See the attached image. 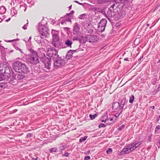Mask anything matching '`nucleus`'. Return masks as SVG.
I'll list each match as a JSON object with an SVG mask.
<instances>
[{
	"mask_svg": "<svg viewBox=\"0 0 160 160\" xmlns=\"http://www.w3.org/2000/svg\"><path fill=\"white\" fill-rule=\"evenodd\" d=\"M12 66L14 71L18 72L27 74L29 72L28 68L26 64L19 61L14 62Z\"/></svg>",
	"mask_w": 160,
	"mask_h": 160,
	"instance_id": "obj_1",
	"label": "nucleus"
},
{
	"mask_svg": "<svg viewBox=\"0 0 160 160\" xmlns=\"http://www.w3.org/2000/svg\"><path fill=\"white\" fill-rule=\"evenodd\" d=\"M142 142V141H137L136 142L129 144L124 147L121 150L120 153L121 154L129 153L138 148Z\"/></svg>",
	"mask_w": 160,
	"mask_h": 160,
	"instance_id": "obj_2",
	"label": "nucleus"
},
{
	"mask_svg": "<svg viewBox=\"0 0 160 160\" xmlns=\"http://www.w3.org/2000/svg\"><path fill=\"white\" fill-rule=\"evenodd\" d=\"M142 142V141H137L136 142L129 144L124 147L121 150L120 153L121 154L129 153L138 148Z\"/></svg>",
	"mask_w": 160,
	"mask_h": 160,
	"instance_id": "obj_3",
	"label": "nucleus"
},
{
	"mask_svg": "<svg viewBox=\"0 0 160 160\" xmlns=\"http://www.w3.org/2000/svg\"><path fill=\"white\" fill-rule=\"evenodd\" d=\"M29 51L31 52V56L27 59V62L30 66L35 65L39 63L38 53L31 49H29Z\"/></svg>",
	"mask_w": 160,
	"mask_h": 160,
	"instance_id": "obj_4",
	"label": "nucleus"
},
{
	"mask_svg": "<svg viewBox=\"0 0 160 160\" xmlns=\"http://www.w3.org/2000/svg\"><path fill=\"white\" fill-rule=\"evenodd\" d=\"M125 99H122L120 102H116L113 103L112 109L114 110H118V116H119L122 113V109L125 104Z\"/></svg>",
	"mask_w": 160,
	"mask_h": 160,
	"instance_id": "obj_5",
	"label": "nucleus"
},
{
	"mask_svg": "<svg viewBox=\"0 0 160 160\" xmlns=\"http://www.w3.org/2000/svg\"><path fill=\"white\" fill-rule=\"evenodd\" d=\"M47 50V55L49 57L50 59H52L53 60L58 57L59 55L58 54V51L53 47L51 46L48 47Z\"/></svg>",
	"mask_w": 160,
	"mask_h": 160,
	"instance_id": "obj_6",
	"label": "nucleus"
},
{
	"mask_svg": "<svg viewBox=\"0 0 160 160\" xmlns=\"http://www.w3.org/2000/svg\"><path fill=\"white\" fill-rule=\"evenodd\" d=\"M38 31L40 34L46 38L49 33V30L47 27L39 23Z\"/></svg>",
	"mask_w": 160,
	"mask_h": 160,
	"instance_id": "obj_7",
	"label": "nucleus"
},
{
	"mask_svg": "<svg viewBox=\"0 0 160 160\" xmlns=\"http://www.w3.org/2000/svg\"><path fill=\"white\" fill-rule=\"evenodd\" d=\"M54 61L53 65L55 67L60 68L64 65L65 63L64 60L62 59L61 58L58 56V58L53 59Z\"/></svg>",
	"mask_w": 160,
	"mask_h": 160,
	"instance_id": "obj_8",
	"label": "nucleus"
},
{
	"mask_svg": "<svg viewBox=\"0 0 160 160\" xmlns=\"http://www.w3.org/2000/svg\"><path fill=\"white\" fill-rule=\"evenodd\" d=\"M107 23V21L105 19H102L100 21L98 27V29L99 31L102 32L104 31Z\"/></svg>",
	"mask_w": 160,
	"mask_h": 160,
	"instance_id": "obj_9",
	"label": "nucleus"
},
{
	"mask_svg": "<svg viewBox=\"0 0 160 160\" xmlns=\"http://www.w3.org/2000/svg\"><path fill=\"white\" fill-rule=\"evenodd\" d=\"M99 39L97 36L92 35H88L87 36V41L89 42H95Z\"/></svg>",
	"mask_w": 160,
	"mask_h": 160,
	"instance_id": "obj_10",
	"label": "nucleus"
},
{
	"mask_svg": "<svg viewBox=\"0 0 160 160\" xmlns=\"http://www.w3.org/2000/svg\"><path fill=\"white\" fill-rule=\"evenodd\" d=\"M43 62L44 64V68L47 70H49L51 68V59L50 58L45 57Z\"/></svg>",
	"mask_w": 160,
	"mask_h": 160,
	"instance_id": "obj_11",
	"label": "nucleus"
},
{
	"mask_svg": "<svg viewBox=\"0 0 160 160\" xmlns=\"http://www.w3.org/2000/svg\"><path fill=\"white\" fill-rule=\"evenodd\" d=\"M80 28L78 23L77 22L75 23L73 27V35H78L79 33Z\"/></svg>",
	"mask_w": 160,
	"mask_h": 160,
	"instance_id": "obj_12",
	"label": "nucleus"
},
{
	"mask_svg": "<svg viewBox=\"0 0 160 160\" xmlns=\"http://www.w3.org/2000/svg\"><path fill=\"white\" fill-rule=\"evenodd\" d=\"M126 14V12L123 10H122L117 13L115 14V17L118 19H121L124 17Z\"/></svg>",
	"mask_w": 160,
	"mask_h": 160,
	"instance_id": "obj_13",
	"label": "nucleus"
},
{
	"mask_svg": "<svg viewBox=\"0 0 160 160\" xmlns=\"http://www.w3.org/2000/svg\"><path fill=\"white\" fill-rule=\"evenodd\" d=\"M115 13L113 10H112L111 9H109L107 12V14L105 15L106 17L109 20H110V18H111L113 17H115Z\"/></svg>",
	"mask_w": 160,
	"mask_h": 160,
	"instance_id": "obj_14",
	"label": "nucleus"
},
{
	"mask_svg": "<svg viewBox=\"0 0 160 160\" xmlns=\"http://www.w3.org/2000/svg\"><path fill=\"white\" fill-rule=\"evenodd\" d=\"M51 33L52 36L53 40H57L59 39L58 32L57 31L52 30Z\"/></svg>",
	"mask_w": 160,
	"mask_h": 160,
	"instance_id": "obj_15",
	"label": "nucleus"
},
{
	"mask_svg": "<svg viewBox=\"0 0 160 160\" xmlns=\"http://www.w3.org/2000/svg\"><path fill=\"white\" fill-rule=\"evenodd\" d=\"M76 52V50H69L67 53L66 56V58L68 59H69L72 57V55Z\"/></svg>",
	"mask_w": 160,
	"mask_h": 160,
	"instance_id": "obj_16",
	"label": "nucleus"
},
{
	"mask_svg": "<svg viewBox=\"0 0 160 160\" xmlns=\"http://www.w3.org/2000/svg\"><path fill=\"white\" fill-rule=\"evenodd\" d=\"M52 44V46L57 48H59L61 46V43L59 40V39L57 40H53Z\"/></svg>",
	"mask_w": 160,
	"mask_h": 160,
	"instance_id": "obj_17",
	"label": "nucleus"
},
{
	"mask_svg": "<svg viewBox=\"0 0 160 160\" xmlns=\"http://www.w3.org/2000/svg\"><path fill=\"white\" fill-rule=\"evenodd\" d=\"M72 44V41L69 39H67L65 40L64 41V44L67 47L71 48Z\"/></svg>",
	"mask_w": 160,
	"mask_h": 160,
	"instance_id": "obj_18",
	"label": "nucleus"
},
{
	"mask_svg": "<svg viewBox=\"0 0 160 160\" xmlns=\"http://www.w3.org/2000/svg\"><path fill=\"white\" fill-rule=\"evenodd\" d=\"M44 38V37L41 35L40 37L37 36L35 37V40L38 43H40L42 42L41 39L43 38Z\"/></svg>",
	"mask_w": 160,
	"mask_h": 160,
	"instance_id": "obj_19",
	"label": "nucleus"
},
{
	"mask_svg": "<svg viewBox=\"0 0 160 160\" xmlns=\"http://www.w3.org/2000/svg\"><path fill=\"white\" fill-rule=\"evenodd\" d=\"M6 11V8L3 6H1L0 8V13L1 14H4Z\"/></svg>",
	"mask_w": 160,
	"mask_h": 160,
	"instance_id": "obj_20",
	"label": "nucleus"
},
{
	"mask_svg": "<svg viewBox=\"0 0 160 160\" xmlns=\"http://www.w3.org/2000/svg\"><path fill=\"white\" fill-rule=\"evenodd\" d=\"M17 12L15 8H12L11 9V15L12 16H14L15 15L17 14Z\"/></svg>",
	"mask_w": 160,
	"mask_h": 160,
	"instance_id": "obj_21",
	"label": "nucleus"
},
{
	"mask_svg": "<svg viewBox=\"0 0 160 160\" xmlns=\"http://www.w3.org/2000/svg\"><path fill=\"white\" fill-rule=\"evenodd\" d=\"M86 41H87V36L86 38L81 37L79 42L80 43H84Z\"/></svg>",
	"mask_w": 160,
	"mask_h": 160,
	"instance_id": "obj_22",
	"label": "nucleus"
},
{
	"mask_svg": "<svg viewBox=\"0 0 160 160\" xmlns=\"http://www.w3.org/2000/svg\"><path fill=\"white\" fill-rule=\"evenodd\" d=\"M75 36H73L72 38L73 41H79L81 37H80V35L79 34L78 35H75Z\"/></svg>",
	"mask_w": 160,
	"mask_h": 160,
	"instance_id": "obj_23",
	"label": "nucleus"
},
{
	"mask_svg": "<svg viewBox=\"0 0 160 160\" xmlns=\"http://www.w3.org/2000/svg\"><path fill=\"white\" fill-rule=\"evenodd\" d=\"M7 67H4L3 64H0V71H2L3 70L4 71V72H6V69H7Z\"/></svg>",
	"mask_w": 160,
	"mask_h": 160,
	"instance_id": "obj_24",
	"label": "nucleus"
},
{
	"mask_svg": "<svg viewBox=\"0 0 160 160\" xmlns=\"http://www.w3.org/2000/svg\"><path fill=\"white\" fill-rule=\"evenodd\" d=\"M6 49H7V48L5 49L3 46L0 45V51L2 54H4L5 53Z\"/></svg>",
	"mask_w": 160,
	"mask_h": 160,
	"instance_id": "obj_25",
	"label": "nucleus"
},
{
	"mask_svg": "<svg viewBox=\"0 0 160 160\" xmlns=\"http://www.w3.org/2000/svg\"><path fill=\"white\" fill-rule=\"evenodd\" d=\"M38 50H39V51L40 52V53H41V54H42V56H45V51L44 49L43 48H38Z\"/></svg>",
	"mask_w": 160,
	"mask_h": 160,
	"instance_id": "obj_26",
	"label": "nucleus"
},
{
	"mask_svg": "<svg viewBox=\"0 0 160 160\" xmlns=\"http://www.w3.org/2000/svg\"><path fill=\"white\" fill-rule=\"evenodd\" d=\"M134 99V95L133 94H132L129 100V102L130 103H132L133 102Z\"/></svg>",
	"mask_w": 160,
	"mask_h": 160,
	"instance_id": "obj_27",
	"label": "nucleus"
},
{
	"mask_svg": "<svg viewBox=\"0 0 160 160\" xmlns=\"http://www.w3.org/2000/svg\"><path fill=\"white\" fill-rule=\"evenodd\" d=\"M50 152L51 153H52L53 152H58V150L57 148H52L50 149Z\"/></svg>",
	"mask_w": 160,
	"mask_h": 160,
	"instance_id": "obj_28",
	"label": "nucleus"
},
{
	"mask_svg": "<svg viewBox=\"0 0 160 160\" xmlns=\"http://www.w3.org/2000/svg\"><path fill=\"white\" fill-rule=\"evenodd\" d=\"M86 16V14L85 13L79 15L78 18L80 19H83Z\"/></svg>",
	"mask_w": 160,
	"mask_h": 160,
	"instance_id": "obj_29",
	"label": "nucleus"
},
{
	"mask_svg": "<svg viewBox=\"0 0 160 160\" xmlns=\"http://www.w3.org/2000/svg\"><path fill=\"white\" fill-rule=\"evenodd\" d=\"M97 114H95L93 115L90 114L89 117L91 120L94 119L97 116Z\"/></svg>",
	"mask_w": 160,
	"mask_h": 160,
	"instance_id": "obj_30",
	"label": "nucleus"
},
{
	"mask_svg": "<svg viewBox=\"0 0 160 160\" xmlns=\"http://www.w3.org/2000/svg\"><path fill=\"white\" fill-rule=\"evenodd\" d=\"M87 137L86 136L82 137L79 139V142H82L85 140L87 139Z\"/></svg>",
	"mask_w": 160,
	"mask_h": 160,
	"instance_id": "obj_31",
	"label": "nucleus"
},
{
	"mask_svg": "<svg viewBox=\"0 0 160 160\" xmlns=\"http://www.w3.org/2000/svg\"><path fill=\"white\" fill-rule=\"evenodd\" d=\"M24 77V75L22 74H18L17 76V78L18 80H21Z\"/></svg>",
	"mask_w": 160,
	"mask_h": 160,
	"instance_id": "obj_32",
	"label": "nucleus"
},
{
	"mask_svg": "<svg viewBox=\"0 0 160 160\" xmlns=\"http://www.w3.org/2000/svg\"><path fill=\"white\" fill-rule=\"evenodd\" d=\"M66 148V146L65 145L61 146L58 147V149L62 151L64 150Z\"/></svg>",
	"mask_w": 160,
	"mask_h": 160,
	"instance_id": "obj_33",
	"label": "nucleus"
},
{
	"mask_svg": "<svg viewBox=\"0 0 160 160\" xmlns=\"http://www.w3.org/2000/svg\"><path fill=\"white\" fill-rule=\"evenodd\" d=\"M13 3L15 4L16 3V4L20 3L21 2L22 0H12Z\"/></svg>",
	"mask_w": 160,
	"mask_h": 160,
	"instance_id": "obj_34",
	"label": "nucleus"
},
{
	"mask_svg": "<svg viewBox=\"0 0 160 160\" xmlns=\"http://www.w3.org/2000/svg\"><path fill=\"white\" fill-rule=\"evenodd\" d=\"M102 122H104L105 123L108 124H111L112 122H109V119H106L105 120H102Z\"/></svg>",
	"mask_w": 160,
	"mask_h": 160,
	"instance_id": "obj_35",
	"label": "nucleus"
},
{
	"mask_svg": "<svg viewBox=\"0 0 160 160\" xmlns=\"http://www.w3.org/2000/svg\"><path fill=\"white\" fill-rule=\"evenodd\" d=\"M5 87V85L3 83H0V92H1L3 88Z\"/></svg>",
	"mask_w": 160,
	"mask_h": 160,
	"instance_id": "obj_36",
	"label": "nucleus"
},
{
	"mask_svg": "<svg viewBox=\"0 0 160 160\" xmlns=\"http://www.w3.org/2000/svg\"><path fill=\"white\" fill-rule=\"evenodd\" d=\"M24 8L25 9L24 10V11H25L26 10V5L25 4H23L22 5H20V8Z\"/></svg>",
	"mask_w": 160,
	"mask_h": 160,
	"instance_id": "obj_37",
	"label": "nucleus"
},
{
	"mask_svg": "<svg viewBox=\"0 0 160 160\" xmlns=\"http://www.w3.org/2000/svg\"><path fill=\"white\" fill-rule=\"evenodd\" d=\"M27 23L26 24H25L22 27V28L24 30H26L27 29V27L28 26V20H27Z\"/></svg>",
	"mask_w": 160,
	"mask_h": 160,
	"instance_id": "obj_38",
	"label": "nucleus"
},
{
	"mask_svg": "<svg viewBox=\"0 0 160 160\" xmlns=\"http://www.w3.org/2000/svg\"><path fill=\"white\" fill-rule=\"evenodd\" d=\"M117 3H116V4H112L111 6L109 8V9H111L112 10H114V7L115 6H116V4H117Z\"/></svg>",
	"mask_w": 160,
	"mask_h": 160,
	"instance_id": "obj_39",
	"label": "nucleus"
},
{
	"mask_svg": "<svg viewBox=\"0 0 160 160\" xmlns=\"http://www.w3.org/2000/svg\"><path fill=\"white\" fill-rule=\"evenodd\" d=\"M106 126V125H105L104 124L102 123H100L98 126V127L99 128H102V127H105Z\"/></svg>",
	"mask_w": 160,
	"mask_h": 160,
	"instance_id": "obj_40",
	"label": "nucleus"
},
{
	"mask_svg": "<svg viewBox=\"0 0 160 160\" xmlns=\"http://www.w3.org/2000/svg\"><path fill=\"white\" fill-rule=\"evenodd\" d=\"M124 127V125L123 124L122 125L118 128V130L119 131L121 130Z\"/></svg>",
	"mask_w": 160,
	"mask_h": 160,
	"instance_id": "obj_41",
	"label": "nucleus"
},
{
	"mask_svg": "<svg viewBox=\"0 0 160 160\" xmlns=\"http://www.w3.org/2000/svg\"><path fill=\"white\" fill-rule=\"evenodd\" d=\"M62 155L63 157H68L69 156V154L68 152H65Z\"/></svg>",
	"mask_w": 160,
	"mask_h": 160,
	"instance_id": "obj_42",
	"label": "nucleus"
},
{
	"mask_svg": "<svg viewBox=\"0 0 160 160\" xmlns=\"http://www.w3.org/2000/svg\"><path fill=\"white\" fill-rule=\"evenodd\" d=\"M107 0H98V2L100 3H104L107 2Z\"/></svg>",
	"mask_w": 160,
	"mask_h": 160,
	"instance_id": "obj_43",
	"label": "nucleus"
},
{
	"mask_svg": "<svg viewBox=\"0 0 160 160\" xmlns=\"http://www.w3.org/2000/svg\"><path fill=\"white\" fill-rule=\"evenodd\" d=\"M112 151V150L111 148H109L108 150H107L106 151V152L107 153H109L111 152Z\"/></svg>",
	"mask_w": 160,
	"mask_h": 160,
	"instance_id": "obj_44",
	"label": "nucleus"
},
{
	"mask_svg": "<svg viewBox=\"0 0 160 160\" xmlns=\"http://www.w3.org/2000/svg\"><path fill=\"white\" fill-rule=\"evenodd\" d=\"M90 159V157L89 156H87L85 157V160H89Z\"/></svg>",
	"mask_w": 160,
	"mask_h": 160,
	"instance_id": "obj_45",
	"label": "nucleus"
},
{
	"mask_svg": "<svg viewBox=\"0 0 160 160\" xmlns=\"http://www.w3.org/2000/svg\"><path fill=\"white\" fill-rule=\"evenodd\" d=\"M32 137V134L31 133H28L27 135V137L28 138H31Z\"/></svg>",
	"mask_w": 160,
	"mask_h": 160,
	"instance_id": "obj_46",
	"label": "nucleus"
},
{
	"mask_svg": "<svg viewBox=\"0 0 160 160\" xmlns=\"http://www.w3.org/2000/svg\"><path fill=\"white\" fill-rule=\"evenodd\" d=\"M143 58V56H141L140 57V58H139L138 59V62L139 63H141V60Z\"/></svg>",
	"mask_w": 160,
	"mask_h": 160,
	"instance_id": "obj_47",
	"label": "nucleus"
},
{
	"mask_svg": "<svg viewBox=\"0 0 160 160\" xmlns=\"http://www.w3.org/2000/svg\"><path fill=\"white\" fill-rule=\"evenodd\" d=\"M4 76L0 74V81L3 80Z\"/></svg>",
	"mask_w": 160,
	"mask_h": 160,
	"instance_id": "obj_48",
	"label": "nucleus"
},
{
	"mask_svg": "<svg viewBox=\"0 0 160 160\" xmlns=\"http://www.w3.org/2000/svg\"><path fill=\"white\" fill-rule=\"evenodd\" d=\"M160 126L159 125H157L155 128V131H156V130H158L160 129Z\"/></svg>",
	"mask_w": 160,
	"mask_h": 160,
	"instance_id": "obj_49",
	"label": "nucleus"
},
{
	"mask_svg": "<svg viewBox=\"0 0 160 160\" xmlns=\"http://www.w3.org/2000/svg\"><path fill=\"white\" fill-rule=\"evenodd\" d=\"M74 12V11H72L69 13H67V14L68 15H69L73 14Z\"/></svg>",
	"mask_w": 160,
	"mask_h": 160,
	"instance_id": "obj_50",
	"label": "nucleus"
},
{
	"mask_svg": "<svg viewBox=\"0 0 160 160\" xmlns=\"http://www.w3.org/2000/svg\"><path fill=\"white\" fill-rule=\"evenodd\" d=\"M151 136H149V139L147 141V142L149 143L151 141Z\"/></svg>",
	"mask_w": 160,
	"mask_h": 160,
	"instance_id": "obj_51",
	"label": "nucleus"
},
{
	"mask_svg": "<svg viewBox=\"0 0 160 160\" xmlns=\"http://www.w3.org/2000/svg\"><path fill=\"white\" fill-rule=\"evenodd\" d=\"M75 2L80 4V5H82V3H81L80 2H78V1H74Z\"/></svg>",
	"mask_w": 160,
	"mask_h": 160,
	"instance_id": "obj_52",
	"label": "nucleus"
},
{
	"mask_svg": "<svg viewBox=\"0 0 160 160\" xmlns=\"http://www.w3.org/2000/svg\"><path fill=\"white\" fill-rule=\"evenodd\" d=\"M16 41V40L15 39H14V40H9V41L6 40L5 41L7 42H11L12 41Z\"/></svg>",
	"mask_w": 160,
	"mask_h": 160,
	"instance_id": "obj_53",
	"label": "nucleus"
},
{
	"mask_svg": "<svg viewBox=\"0 0 160 160\" xmlns=\"http://www.w3.org/2000/svg\"><path fill=\"white\" fill-rule=\"evenodd\" d=\"M27 0V2L28 3H30V2H32V3H33V2H32V0Z\"/></svg>",
	"mask_w": 160,
	"mask_h": 160,
	"instance_id": "obj_54",
	"label": "nucleus"
},
{
	"mask_svg": "<svg viewBox=\"0 0 160 160\" xmlns=\"http://www.w3.org/2000/svg\"><path fill=\"white\" fill-rule=\"evenodd\" d=\"M124 60V61H129L128 58H125Z\"/></svg>",
	"mask_w": 160,
	"mask_h": 160,
	"instance_id": "obj_55",
	"label": "nucleus"
},
{
	"mask_svg": "<svg viewBox=\"0 0 160 160\" xmlns=\"http://www.w3.org/2000/svg\"><path fill=\"white\" fill-rule=\"evenodd\" d=\"M18 50L21 53H22V51L21 49H20L19 48H18Z\"/></svg>",
	"mask_w": 160,
	"mask_h": 160,
	"instance_id": "obj_56",
	"label": "nucleus"
},
{
	"mask_svg": "<svg viewBox=\"0 0 160 160\" xmlns=\"http://www.w3.org/2000/svg\"><path fill=\"white\" fill-rule=\"evenodd\" d=\"M158 144H159L158 145V148H159L160 147V141H159V142H158Z\"/></svg>",
	"mask_w": 160,
	"mask_h": 160,
	"instance_id": "obj_57",
	"label": "nucleus"
},
{
	"mask_svg": "<svg viewBox=\"0 0 160 160\" xmlns=\"http://www.w3.org/2000/svg\"><path fill=\"white\" fill-rule=\"evenodd\" d=\"M109 119V120H110V122H111L112 121V120H113V118H110V119Z\"/></svg>",
	"mask_w": 160,
	"mask_h": 160,
	"instance_id": "obj_58",
	"label": "nucleus"
},
{
	"mask_svg": "<svg viewBox=\"0 0 160 160\" xmlns=\"http://www.w3.org/2000/svg\"><path fill=\"white\" fill-rule=\"evenodd\" d=\"M151 108L152 109H153L155 108V107L154 106H152L151 107Z\"/></svg>",
	"mask_w": 160,
	"mask_h": 160,
	"instance_id": "obj_59",
	"label": "nucleus"
},
{
	"mask_svg": "<svg viewBox=\"0 0 160 160\" xmlns=\"http://www.w3.org/2000/svg\"><path fill=\"white\" fill-rule=\"evenodd\" d=\"M10 83L11 84H12L13 83H14V82L12 80H11L10 81Z\"/></svg>",
	"mask_w": 160,
	"mask_h": 160,
	"instance_id": "obj_60",
	"label": "nucleus"
},
{
	"mask_svg": "<svg viewBox=\"0 0 160 160\" xmlns=\"http://www.w3.org/2000/svg\"><path fill=\"white\" fill-rule=\"evenodd\" d=\"M11 19V18H9L8 19H7L6 20V22H8L9 21H10Z\"/></svg>",
	"mask_w": 160,
	"mask_h": 160,
	"instance_id": "obj_61",
	"label": "nucleus"
},
{
	"mask_svg": "<svg viewBox=\"0 0 160 160\" xmlns=\"http://www.w3.org/2000/svg\"><path fill=\"white\" fill-rule=\"evenodd\" d=\"M118 112V113H116V114H115V116L116 117H118V112Z\"/></svg>",
	"mask_w": 160,
	"mask_h": 160,
	"instance_id": "obj_62",
	"label": "nucleus"
},
{
	"mask_svg": "<svg viewBox=\"0 0 160 160\" xmlns=\"http://www.w3.org/2000/svg\"><path fill=\"white\" fill-rule=\"evenodd\" d=\"M38 158V157H36L35 158H33L32 159L33 160H37Z\"/></svg>",
	"mask_w": 160,
	"mask_h": 160,
	"instance_id": "obj_63",
	"label": "nucleus"
},
{
	"mask_svg": "<svg viewBox=\"0 0 160 160\" xmlns=\"http://www.w3.org/2000/svg\"><path fill=\"white\" fill-rule=\"evenodd\" d=\"M71 8H72V5H71L69 7V10H70L71 9Z\"/></svg>",
	"mask_w": 160,
	"mask_h": 160,
	"instance_id": "obj_64",
	"label": "nucleus"
}]
</instances>
